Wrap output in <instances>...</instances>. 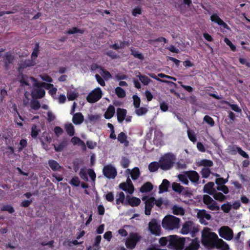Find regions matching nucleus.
Returning <instances> with one entry per match:
<instances>
[{
	"instance_id": "f257e3e1",
	"label": "nucleus",
	"mask_w": 250,
	"mask_h": 250,
	"mask_svg": "<svg viewBox=\"0 0 250 250\" xmlns=\"http://www.w3.org/2000/svg\"><path fill=\"white\" fill-rule=\"evenodd\" d=\"M180 219L172 215L166 216L163 219L162 226L164 229L173 230L179 227Z\"/></svg>"
},
{
	"instance_id": "f03ea898",
	"label": "nucleus",
	"mask_w": 250,
	"mask_h": 250,
	"mask_svg": "<svg viewBox=\"0 0 250 250\" xmlns=\"http://www.w3.org/2000/svg\"><path fill=\"white\" fill-rule=\"evenodd\" d=\"M175 159V156L172 153H167L161 157L159 160L160 168L164 170L170 169L173 166Z\"/></svg>"
},
{
	"instance_id": "7ed1b4c3",
	"label": "nucleus",
	"mask_w": 250,
	"mask_h": 250,
	"mask_svg": "<svg viewBox=\"0 0 250 250\" xmlns=\"http://www.w3.org/2000/svg\"><path fill=\"white\" fill-rule=\"evenodd\" d=\"M218 238L216 233L209 232L206 235L202 234V243L204 246L213 249L215 248V244Z\"/></svg>"
},
{
	"instance_id": "20e7f679",
	"label": "nucleus",
	"mask_w": 250,
	"mask_h": 250,
	"mask_svg": "<svg viewBox=\"0 0 250 250\" xmlns=\"http://www.w3.org/2000/svg\"><path fill=\"white\" fill-rule=\"evenodd\" d=\"M199 229L194 225L193 222L190 221H186L181 230V233L183 234H187L190 232L192 237H195Z\"/></svg>"
},
{
	"instance_id": "39448f33",
	"label": "nucleus",
	"mask_w": 250,
	"mask_h": 250,
	"mask_svg": "<svg viewBox=\"0 0 250 250\" xmlns=\"http://www.w3.org/2000/svg\"><path fill=\"white\" fill-rule=\"evenodd\" d=\"M141 236L136 232H131L125 241V246L126 248L130 250H133L135 248L137 243L140 241Z\"/></svg>"
},
{
	"instance_id": "423d86ee",
	"label": "nucleus",
	"mask_w": 250,
	"mask_h": 250,
	"mask_svg": "<svg viewBox=\"0 0 250 250\" xmlns=\"http://www.w3.org/2000/svg\"><path fill=\"white\" fill-rule=\"evenodd\" d=\"M148 230L152 235L160 236L161 234V226L156 219H152L148 223Z\"/></svg>"
},
{
	"instance_id": "0eeeda50",
	"label": "nucleus",
	"mask_w": 250,
	"mask_h": 250,
	"mask_svg": "<svg viewBox=\"0 0 250 250\" xmlns=\"http://www.w3.org/2000/svg\"><path fill=\"white\" fill-rule=\"evenodd\" d=\"M101 89L97 87L92 90L86 97V100L89 103H94L98 101L102 97Z\"/></svg>"
},
{
	"instance_id": "6e6552de",
	"label": "nucleus",
	"mask_w": 250,
	"mask_h": 250,
	"mask_svg": "<svg viewBox=\"0 0 250 250\" xmlns=\"http://www.w3.org/2000/svg\"><path fill=\"white\" fill-rule=\"evenodd\" d=\"M219 236L224 239L230 241L233 237V232L231 229L228 226H222L218 229Z\"/></svg>"
},
{
	"instance_id": "1a4fd4ad",
	"label": "nucleus",
	"mask_w": 250,
	"mask_h": 250,
	"mask_svg": "<svg viewBox=\"0 0 250 250\" xmlns=\"http://www.w3.org/2000/svg\"><path fill=\"white\" fill-rule=\"evenodd\" d=\"M204 203L208 206V208L211 210H219L220 207L216 201L208 195H204L203 198Z\"/></svg>"
},
{
	"instance_id": "9d476101",
	"label": "nucleus",
	"mask_w": 250,
	"mask_h": 250,
	"mask_svg": "<svg viewBox=\"0 0 250 250\" xmlns=\"http://www.w3.org/2000/svg\"><path fill=\"white\" fill-rule=\"evenodd\" d=\"M103 172L104 176L108 179H114L117 174L116 169L111 165L105 166Z\"/></svg>"
},
{
	"instance_id": "9b49d317",
	"label": "nucleus",
	"mask_w": 250,
	"mask_h": 250,
	"mask_svg": "<svg viewBox=\"0 0 250 250\" xmlns=\"http://www.w3.org/2000/svg\"><path fill=\"white\" fill-rule=\"evenodd\" d=\"M229 152L231 155H236L238 153L240 155L247 159L249 158V155L241 147L237 145L229 146L228 148Z\"/></svg>"
},
{
	"instance_id": "f8f14e48",
	"label": "nucleus",
	"mask_w": 250,
	"mask_h": 250,
	"mask_svg": "<svg viewBox=\"0 0 250 250\" xmlns=\"http://www.w3.org/2000/svg\"><path fill=\"white\" fill-rule=\"evenodd\" d=\"M184 173L187 175L188 178L191 183L195 185L199 184L200 176L196 171L191 170L184 171Z\"/></svg>"
},
{
	"instance_id": "ddd939ff",
	"label": "nucleus",
	"mask_w": 250,
	"mask_h": 250,
	"mask_svg": "<svg viewBox=\"0 0 250 250\" xmlns=\"http://www.w3.org/2000/svg\"><path fill=\"white\" fill-rule=\"evenodd\" d=\"M185 243L184 238L179 239L176 235L170 236L169 245L177 247L179 250L183 248Z\"/></svg>"
},
{
	"instance_id": "4468645a",
	"label": "nucleus",
	"mask_w": 250,
	"mask_h": 250,
	"mask_svg": "<svg viewBox=\"0 0 250 250\" xmlns=\"http://www.w3.org/2000/svg\"><path fill=\"white\" fill-rule=\"evenodd\" d=\"M45 94V90L42 87L34 88L31 91V96L33 99H38L43 98Z\"/></svg>"
},
{
	"instance_id": "2eb2a0df",
	"label": "nucleus",
	"mask_w": 250,
	"mask_h": 250,
	"mask_svg": "<svg viewBox=\"0 0 250 250\" xmlns=\"http://www.w3.org/2000/svg\"><path fill=\"white\" fill-rule=\"evenodd\" d=\"M155 198L153 197L148 198L145 201V213L146 215H149L154 205Z\"/></svg>"
},
{
	"instance_id": "dca6fc26",
	"label": "nucleus",
	"mask_w": 250,
	"mask_h": 250,
	"mask_svg": "<svg viewBox=\"0 0 250 250\" xmlns=\"http://www.w3.org/2000/svg\"><path fill=\"white\" fill-rule=\"evenodd\" d=\"M210 20L212 22L217 23L219 25L222 26L226 29H229V27L225 23L217 14H213L210 16Z\"/></svg>"
},
{
	"instance_id": "f3484780",
	"label": "nucleus",
	"mask_w": 250,
	"mask_h": 250,
	"mask_svg": "<svg viewBox=\"0 0 250 250\" xmlns=\"http://www.w3.org/2000/svg\"><path fill=\"white\" fill-rule=\"evenodd\" d=\"M204 91L206 94L213 97V98L216 100H220L221 98L217 94L215 93H216V91H215L214 88L212 86L205 87L204 88Z\"/></svg>"
},
{
	"instance_id": "a211bd4d",
	"label": "nucleus",
	"mask_w": 250,
	"mask_h": 250,
	"mask_svg": "<svg viewBox=\"0 0 250 250\" xmlns=\"http://www.w3.org/2000/svg\"><path fill=\"white\" fill-rule=\"evenodd\" d=\"M215 248L220 250H229V245L221 238L217 239Z\"/></svg>"
},
{
	"instance_id": "6ab92c4d",
	"label": "nucleus",
	"mask_w": 250,
	"mask_h": 250,
	"mask_svg": "<svg viewBox=\"0 0 250 250\" xmlns=\"http://www.w3.org/2000/svg\"><path fill=\"white\" fill-rule=\"evenodd\" d=\"M35 64V62L34 60L31 59H26L24 61H21L19 63V68L21 69H24L27 67L32 66Z\"/></svg>"
},
{
	"instance_id": "aec40b11",
	"label": "nucleus",
	"mask_w": 250,
	"mask_h": 250,
	"mask_svg": "<svg viewBox=\"0 0 250 250\" xmlns=\"http://www.w3.org/2000/svg\"><path fill=\"white\" fill-rule=\"evenodd\" d=\"M197 216L200 219V221L201 223H203L205 221L204 219H206L208 220L211 219V215L207 213V211L205 209L200 210L197 213Z\"/></svg>"
},
{
	"instance_id": "412c9836",
	"label": "nucleus",
	"mask_w": 250,
	"mask_h": 250,
	"mask_svg": "<svg viewBox=\"0 0 250 250\" xmlns=\"http://www.w3.org/2000/svg\"><path fill=\"white\" fill-rule=\"evenodd\" d=\"M127 113L126 109L118 108L117 110V117L118 122L121 123L125 119Z\"/></svg>"
},
{
	"instance_id": "4be33fe9",
	"label": "nucleus",
	"mask_w": 250,
	"mask_h": 250,
	"mask_svg": "<svg viewBox=\"0 0 250 250\" xmlns=\"http://www.w3.org/2000/svg\"><path fill=\"white\" fill-rule=\"evenodd\" d=\"M126 201L127 204L133 207L138 206L141 203V200L139 198L134 197H130L128 196H127Z\"/></svg>"
},
{
	"instance_id": "5701e85b",
	"label": "nucleus",
	"mask_w": 250,
	"mask_h": 250,
	"mask_svg": "<svg viewBox=\"0 0 250 250\" xmlns=\"http://www.w3.org/2000/svg\"><path fill=\"white\" fill-rule=\"evenodd\" d=\"M84 121V117L82 113L78 112L74 114L72 118L73 123L76 125L81 124Z\"/></svg>"
},
{
	"instance_id": "b1692460",
	"label": "nucleus",
	"mask_w": 250,
	"mask_h": 250,
	"mask_svg": "<svg viewBox=\"0 0 250 250\" xmlns=\"http://www.w3.org/2000/svg\"><path fill=\"white\" fill-rule=\"evenodd\" d=\"M214 186V184L212 182L208 183L204 187V192L212 195L215 192V189L213 188Z\"/></svg>"
},
{
	"instance_id": "393cba45",
	"label": "nucleus",
	"mask_w": 250,
	"mask_h": 250,
	"mask_svg": "<svg viewBox=\"0 0 250 250\" xmlns=\"http://www.w3.org/2000/svg\"><path fill=\"white\" fill-rule=\"evenodd\" d=\"M170 186V182L167 179H164L162 181V183L159 187L160 193L167 192Z\"/></svg>"
},
{
	"instance_id": "a878e982",
	"label": "nucleus",
	"mask_w": 250,
	"mask_h": 250,
	"mask_svg": "<svg viewBox=\"0 0 250 250\" xmlns=\"http://www.w3.org/2000/svg\"><path fill=\"white\" fill-rule=\"evenodd\" d=\"M92 67L95 68H100L102 72L101 73V74L105 80H108L109 79H110L112 77L110 73V72H108L106 69H105L104 67H103L101 66H99L96 64L93 65Z\"/></svg>"
},
{
	"instance_id": "bb28decb",
	"label": "nucleus",
	"mask_w": 250,
	"mask_h": 250,
	"mask_svg": "<svg viewBox=\"0 0 250 250\" xmlns=\"http://www.w3.org/2000/svg\"><path fill=\"white\" fill-rule=\"evenodd\" d=\"M127 136L124 132L120 133L117 137L118 141L124 145L125 146H129V142L127 140Z\"/></svg>"
},
{
	"instance_id": "cd10ccee",
	"label": "nucleus",
	"mask_w": 250,
	"mask_h": 250,
	"mask_svg": "<svg viewBox=\"0 0 250 250\" xmlns=\"http://www.w3.org/2000/svg\"><path fill=\"white\" fill-rule=\"evenodd\" d=\"M115 112V109L114 106L112 105H110L104 113V118L106 119L111 118L114 116Z\"/></svg>"
},
{
	"instance_id": "c85d7f7f",
	"label": "nucleus",
	"mask_w": 250,
	"mask_h": 250,
	"mask_svg": "<svg viewBox=\"0 0 250 250\" xmlns=\"http://www.w3.org/2000/svg\"><path fill=\"white\" fill-rule=\"evenodd\" d=\"M190 250H198L200 248V242L197 238L193 239L189 246L187 247Z\"/></svg>"
},
{
	"instance_id": "c756f323",
	"label": "nucleus",
	"mask_w": 250,
	"mask_h": 250,
	"mask_svg": "<svg viewBox=\"0 0 250 250\" xmlns=\"http://www.w3.org/2000/svg\"><path fill=\"white\" fill-rule=\"evenodd\" d=\"M48 165L53 171L59 170L61 167L59 164L55 160L50 159L48 162Z\"/></svg>"
},
{
	"instance_id": "7c9ffc66",
	"label": "nucleus",
	"mask_w": 250,
	"mask_h": 250,
	"mask_svg": "<svg viewBox=\"0 0 250 250\" xmlns=\"http://www.w3.org/2000/svg\"><path fill=\"white\" fill-rule=\"evenodd\" d=\"M153 186L150 182L145 183L140 188V191L142 193L149 192L153 189Z\"/></svg>"
},
{
	"instance_id": "2f4dec72",
	"label": "nucleus",
	"mask_w": 250,
	"mask_h": 250,
	"mask_svg": "<svg viewBox=\"0 0 250 250\" xmlns=\"http://www.w3.org/2000/svg\"><path fill=\"white\" fill-rule=\"evenodd\" d=\"M67 142L66 141H63L59 145L53 144L54 148L56 152H61L67 146Z\"/></svg>"
},
{
	"instance_id": "473e14b6",
	"label": "nucleus",
	"mask_w": 250,
	"mask_h": 250,
	"mask_svg": "<svg viewBox=\"0 0 250 250\" xmlns=\"http://www.w3.org/2000/svg\"><path fill=\"white\" fill-rule=\"evenodd\" d=\"M138 73L139 74L138 75H137V77L139 79V80L144 85H148L150 83L151 80L148 77L145 75H142L140 72Z\"/></svg>"
},
{
	"instance_id": "72a5a7b5",
	"label": "nucleus",
	"mask_w": 250,
	"mask_h": 250,
	"mask_svg": "<svg viewBox=\"0 0 250 250\" xmlns=\"http://www.w3.org/2000/svg\"><path fill=\"white\" fill-rule=\"evenodd\" d=\"M198 166H204L206 167H211L213 165V163L212 161L208 159H202L197 163Z\"/></svg>"
},
{
	"instance_id": "f704fd0d",
	"label": "nucleus",
	"mask_w": 250,
	"mask_h": 250,
	"mask_svg": "<svg viewBox=\"0 0 250 250\" xmlns=\"http://www.w3.org/2000/svg\"><path fill=\"white\" fill-rule=\"evenodd\" d=\"M159 167H160V165L159 162H152L150 163L148 165V169L151 172H154L158 169Z\"/></svg>"
},
{
	"instance_id": "c9c22d12",
	"label": "nucleus",
	"mask_w": 250,
	"mask_h": 250,
	"mask_svg": "<svg viewBox=\"0 0 250 250\" xmlns=\"http://www.w3.org/2000/svg\"><path fill=\"white\" fill-rule=\"evenodd\" d=\"M65 131L70 136H73L75 134L74 127L72 124H66L65 125Z\"/></svg>"
},
{
	"instance_id": "e433bc0d",
	"label": "nucleus",
	"mask_w": 250,
	"mask_h": 250,
	"mask_svg": "<svg viewBox=\"0 0 250 250\" xmlns=\"http://www.w3.org/2000/svg\"><path fill=\"white\" fill-rule=\"evenodd\" d=\"M172 188L173 190L179 193H182L184 189V188L182 186L176 182H173L172 184Z\"/></svg>"
},
{
	"instance_id": "4c0bfd02",
	"label": "nucleus",
	"mask_w": 250,
	"mask_h": 250,
	"mask_svg": "<svg viewBox=\"0 0 250 250\" xmlns=\"http://www.w3.org/2000/svg\"><path fill=\"white\" fill-rule=\"evenodd\" d=\"M172 212L175 215H184L185 213L184 210L183 208L174 205L172 207Z\"/></svg>"
},
{
	"instance_id": "58836bf2",
	"label": "nucleus",
	"mask_w": 250,
	"mask_h": 250,
	"mask_svg": "<svg viewBox=\"0 0 250 250\" xmlns=\"http://www.w3.org/2000/svg\"><path fill=\"white\" fill-rule=\"evenodd\" d=\"M115 91L116 94L119 98H123L126 96L125 90L121 87H117L115 88Z\"/></svg>"
},
{
	"instance_id": "ea45409f",
	"label": "nucleus",
	"mask_w": 250,
	"mask_h": 250,
	"mask_svg": "<svg viewBox=\"0 0 250 250\" xmlns=\"http://www.w3.org/2000/svg\"><path fill=\"white\" fill-rule=\"evenodd\" d=\"M140 175V170L138 167L133 168L130 173L131 177L134 180H137L139 177Z\"/></svg>"
},
{
	"instance_id": "a19ab883",
	"label": "nucleus",
	"mask_w": 250,
	"mask_h": 250,
	"mask_svg": "<svg viewBox=\"0 0 250 250\" xmlns=\"http://www.w3.org/2000/svg\"><path fill=\"white\" fill-rule=\"evenodd\" d=\"M3 59L4 62H7L8 63H12L14 60V57L10 52H7L5 53Z\"/></svg>"
},
{
	"instance_id": "79ce46f5",
	"label": "nucleus",
	"mask_w": 250,
	"mask_h": 250,
	"mask_svg": "<svg viewBox=\"0 0 250 250\" xmlns=\"http://www.w3.org/2000/svg\"><path fill=\"white\" fill-rule=\"evenodd\" d=\"M40 45L39 42H37L35 44V47L33 48V52L31 54V58L33 60H35L36 58H37L40 50Z\"/></svg>"
},
{
	"instance_id": "37998d69",
	"label": "nucleus",
	"mask_w": 250,
	"mask_h": 250,
	"mask_svg": "<svg viewBox=\"0 0 250 250\" xmlns=\"http://www.w3.org/2000/svg\"><path fill=\"white\" fill-rule=\"evenodd\" d=\"M200 173L202 175V177L204 178H208L211 173V170L209 167H203Z\"/></svg>"
},
{
	"instance_id": "c03bdc74",
	"label": "nucleus",
	"mask_w": 250,
	"mask_h": 250,
	"mask_svg": "<svg viewBox=\"0 0 250 250\" xmlns=\"http://www.w3.org/2000/svg\"><path fill=\"white\" fill-rule=\"evenodd\" d=\"M178 178L179 181L185 185H188L189 181L187 175L183 172V174H180L178 175Z\"/></svg>"
},
{
	"instance_id": "a18cd8bd",
	"label": "nucleus",
	"mask_w": 250,
	"mask_h": 250,
	"mask_svg": "<svg viewBox=\"0 0 250 250\" xmlns=\"http://www.w3.org/2000/svg\"><path fill=\"white\" fill-rule=\"evenodd\" d=\"M131 55H133L135 58H138L140 60H143L144 59V57L143 55L139 53L138 51L136 50L135 49L131 48Z\"/></svg>"
},
{
	"instance_id": "49530a36",
	"label": "nucleus",
	"mask_w": 250,
	"mask_h": 250,
	"mask_svg": "<svg viewBox=\"0 0 250 250\" xmlns=\"http://www.w3.org/2000/svg\"><path fill=\"white\" fill-rule=\"evenodd\" d=\"M212 195L215 200L220 202L224 201L226 199V196L220 192L213 193Z\"/></svg>"
},
{
	"instance_id": "de8ad7c7",
	"label": "nucleus",
	"mask_w": 250,
	"mask_h": 250,
	"mask_svg": "<svg viewBox=\"0 0 250 250\" xmlns=\"http://www.w3.org/2000/svg\"><path fill=\"white\" fill-rule=\"evenodd\" d=\"M40 131L38 129L37 126L35 124H33L31 127V135L33 138H36L39 134Z\"/></svg>"
},
{
	"instance_id": "09e8293b",
	"label": "nucleus",
	"mask_w": 250,
	"mask_h": 250,
	"mask_svg": "<svg viewBox=\"0 0 250 250\" xmlns=\"http://www.w3.org/2000/svg\"><path fill=\"white\" fill-rule=\"evenodd\" d=\"M225 104L229 105L231 109L235 112L239 113L241 112V108L238 106V105L236 104H231L229 102L227 101H225L224 102Z\"/></svg>"
},
{
	"instance_id": "8fccbe9b",
	"label": "nucleus",
	"mask_w": 250,
	"mask_h": 250,
	"mask_svg": "<svg viewBox=\"0 0 250 250\" xmlns=\"http://www.w3.org/2000/svg\"><path fill=\"white\" fill-rule=\"evenodd\" d=\"M125 196L123 192H120L118 195H117L116 200V204L119 205L120 203H124L125 201Z\"/></svg>"
},
{
	"instance_id": "3c124183",
	"label": "nucleus",
	"mask_w": 250,
	"mask_h": 250,
	"mask_svg": "<svg viewBox=\"0 0 250 250\" xmlns=\"http://www.w3.org/2000/svg\"><path fill=\"white\" fill-rule=\"evenodd\" d=\"M30 106L34 110H38L41 107V104L38 100H32L30 104Z\"/></svg>"
},
{
	"instance_id": "603ef678",
	"label": "nucleus",
	"mask_w": 250,
	"mask_h": 250,
	"mask_svg": "<svg viewBox=\"0 0 250 250\" xmlns=\"http://www.w3.org/2000/svg\"><path fill=\"white\" fill-rule=\"evenodd\" d=\"M35 85L39 87H44L46 89H50L53 86V84L47 83L44 82L37 83Z\"/></svg>"
},
{
	"instance_id": "864d4df0",
	"label": "nucleus",
	"mask_w": 250,
	"mask_h": 250,
	"mask_svg": "<svg viewBox=\"0 0 250 250\" xmlns=\"http://www.w3.org/2000/svg\"><path fill=\"white\" fill-rule=\"evenodd\" d=\"M133 100V105L134 107L138 108L140 107L141 100L140 98L136 95H134L132 97Z\"/></svg>"
},
{
	"instance_id": "5fc2aeb1",
	"label": "nucleus",
	"mask_w": 250,
	"mask_h": 250,
	"mask_svg": "<svg viewBox=\"0 0 250 250\" xmlns=\"http://www.w3.org/2000/svg\"><path fill=\"white\" fill-rule=\"evenodd\" d=\"M1 211H7L9 213H13L15 212L14 208L11 205H4L1 208Z\"/></svg>"
},
{
	"instance_id": "6e6d98bb",
	"label": "nucleus",
	"mask_w": 250,
	"mask_h": 250,
	"mask_svg": "<svg viewBox=\"0 0 250 250\" xmlns=\"http://www.w3.org/2000/svg\"><path fill=\"white\" fill-rule=\"evenodd\" d=\"M232 205L229 203L224 204L221 206V209L225 213H229L231 208Z\"/></svg>"
},
{
	"instance_id": "4d7b16f0",
	"label": "nucleus",
	"mask_w": 250,
	"mask_h": 250,
	"mask_svg": "<svg viewBox=\"0 0 250 250\" xmlns=\"http://www.w3.org/2000/svg\"><path fill=\"white\" fill-rule=\"evenodd\" d=\"M79 175L80 177L83 180L85 181H88V178L87 177V173L86 171V170L84 168H81L80 169Z\"/></svg>"
},
{
	"instance_id": "13d9d810",
	"label": "nucleus",
	"mask_w": 250,
	"mask_h": 250,
	"mask_svg": "<svg viewBox=\"0 0 250 250\" xmlns=\"http://www.w3.org/2000/svg\"><path fill=\"white\" fill-rule=\"evenodd\" d=\"M148 110L146 107H141L135 110V113L138 116H142L145 114Z\"/></svg>"
},
{
	"instance_id": "bf43d9fd",
	"label": "nucleus",
	"mask_w": 250,
	"mask_h": 250,
	"mask_svg": "<svg viewBox=\"0 0 250 250\" xmlns=\"http://www.w3.org/2000/svg\"><path fill=\"white\" fill-rule=\"evenodd\" d=\"M83 32H84L83 30L78 29L77 27H75L69 29L67 32V34H70V35L77 33L83 34Z\"/></svg>"
},
{
	"instance_id": "052dcab7",
	"label": "nucleus",
	"mask_w": 250,
	"mask_h": 250,
	"mask_svg": "<svg viewBox=\"0 0 250 250\" xmlns=\"http://www.w3.org/2000/svg\"><path fill=\"white\" fill-rule=\"evenodd\" d=\"M20 146L18 147V151L21 152L23 148L27 146V142L26 139H22L20 141Z\"/></svg>"
},
{
	"instance_id": "680f3d73",
	"label": "nucleus",
	"mask_w": 250,
	"mask_h": 250,
	"mask_svg": "<svg viewBox=\"0 0 250 250\" xmlns=\"http://www.w3.org/2000/svg\"><path fill=\"white\" fill-rule=\"evenodd\" d=\"M130 161L128 158L124 157L122 158L121 161V165L122 167L123 168H127L128 167L129 165Z\"/></svg>"
},
{
	"instance_id": "e2e57ef3",
	"label": "nucleus",
	"mask_w": 250,
	"mask_h": 250,
	"mask_svg": "<svg viewBox=\"0 0 250 250\" xmlns=\"http://www.w3.org/2000/svg\"><path fill=\"white\" fill-rule=\"evenodd\" d=\"M187 133L188 137L191 142L193 143L196 142L197 138L193 131H191L190 130H188Z\"/></svg>"
},
{
	"instance_id": "0e129e2a",
	"label": "nucleus",
	"mask_w": 250,
	"mask_h": 250,
	"mask_svg": "<svg viewBox=\"0 0 250 250\" xmlns=\"http://www.w3.org/2000/svg\"><path fill=\"white\" fill-rule=\"evenodd\" d=\"M228 181V178L224 179L223 178L219 177L215 179V183L217 185L221 186L224 185L225 184L227 183Z\"/></svg>"
},
{
	"instance_id": "69168bd1",
	"label": "nucleus",
	"mask_w": 250,
	"mask_h": 250,
	"mask_svg": "<svg viewBox=\"0 0 250 250\" xmlns=\"http://www.w3.org/2000/svg\"><path fill=\"white\" fill-rule=\"evenodd\" d=\"M224 42L228 45L232 51H236V46L232 43V42L227 38H225L224 40Z\"/></svg>"
},
{
	"instance_id": "338daca9",
	"label": "nucleus",
	"mask_w": 250,
	"mask_h": 250,
	"mask_svg": "<svg viewBox=\"0 0 250 250\" xmlns=\"http://www.w3.org/2000/svg\"><path fill=\"white\" fill-rule=\"evenodd\" d=\"M70 184L75 187H78L80 185V181L77 176H75L71 179Z\"/></svg>"
},
{
	"instance_id": "774afa93",
	"label": "nucleus",
	"mask_w": 250,
	"mask_h": 250,
	"mask_svg": "<svg viewBox=\"0 0 250 250\" xmlns=\"http://www.w3.org/2000/svg\"><path fill=\"white\" fill-rule=\"evenodd\" d=\"M204 120L209 125L211 126L214 125V121L213 119L208 115L205 116L204 118Z\"/></svg>"
}]
</instances>
